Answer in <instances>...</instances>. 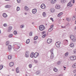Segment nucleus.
I'll return each mask as SVG.
<instances>
[{
	"mask_svg": "<svg viewBox=\"0 0 76 76\" xmlns=\"http://www.w3.org/2000/svg\"><path fill=\"white\" fill-rule=\"evenodd\" d=\"M63 12H61L60 13H59V14L58 15V17H60L61 15H63Z\"/></svg>",
	"mask_w": 76,
	"mask_h": 76,
	"instance_id": "obj_22",
	"label": "nucleus"
},
{
	"mask_svg": "<svg viewBox=\"0 0 76 76\" xmlns=\"http://www.w3.org/2000/svg\"><path fill=\"white\" fill-rule=\"evenodd\" d=\"M17 2L18 3H20V0H17Z\"/></svg>",
	"mask_w": 76,
	"mask_h": 76,
	"instance_id": "obj_52",
	"label": "nucleus"
},
{
	"mask_svg": "<svg viewBox=\"0 0 76 76\" xmlns=\"http://www.w3.org/2000/svg\"><path fill=\"white\" fill-rule=\"evenodd\" d=\"M14 50H15V51H16V49L15 48H14Z\"/></svg>",
	"mask_w": 76,
	"mask_h": 76,
	"instance_id": "obj_59",
	"label": "nucleus"
},
{
	"mask_svg": "<svg viewBox=\"0 0 76 76\" xmlns=\"http://www.w3.org/2000/svg\"><path fill=\"white\" fill-rule=\"evenodd\" d=\"M61 43L59 42H56V45L57 47H58V48L60 47V45Z\"/></svg>",
	"mask_w": 76,
	"mask_h": 76,
	"instance_id": "obj_3",
	"label": "nucleus"
},
{
	"mask_svg": "<svg viewBox=\"0 0 76 76\" xmlns=\"http://www.w3.org/2000/svg\"><path fill=\"white\" fill-rule=\"evenodd\" d=\"M73 72L74 73H76V69L73 71Z\"/></svg>",
	"mask_w": 76,
	"mask_h": 76,
	"instance_id": "obj_51",
	"label": "nucleus"
},
{
	"mask_svg": "<svg viewBox=\"0 0 76 76\" xmlns=\"http://www.w3.org/2000/svg\"><path fill=\"white\" fill-rule=\"evenodd\" d=\"M6 8H10L11 7V6L10 5H7L5 6Z\"/></svg>",
	"mask_w": 76,
	"mask_h": 76,
	"instance_id": "obj_23",
	"label": "nucleus"
},
{
	"mask_svg": "<svg viewBox=\"0 0 76 76\" xmlns=\"http://www.w3.org/2000/svg\"><path fill=\"white\" fill-rule=\"evenodd\" d=\"M73 68L75 69V68H76V63L74 64L72 66Z\"/></svg>",
	"mask_w": 76,
	"mask_h": 76,
	"instance_id": "obj_26",
	"label": "nucleus"
},
{
	"mask_svg": "<svg viewBox=\"0 0 76 76\" xmlns=\"http://www.w3.org/2000/svg\"><path fill=\"white\" fill-rule=\"evenodd\" d=\"M56 2V0H51V4H54Z\"/></svg>",
	"mask_w": 76,
	"mask_h": 76,
	"instance_id": "obj_13",
	"label": "nucleus"
},
{
	"mask_svg": "<svg viewBox=\"0 0 76 76\" xmlns=\"http://www.w3.org/2000/svg\"><path fill=\"white\" fill-rule=\"evenodd\" d=\"M51 42H52V40H51V39H48L47 41V42L49 44H50V43H51Z\"/></svg>",
	"mask_w": 76,
	"mask_h": 76,
	"instance_id": "obj_8",
	"label": "nucleus"
},
{
	"mask_svg": "<svg viewBox=\"0 0 76 76\" xmlns=\"http://www.w3.org/2000/svg\"><path fill=\"white\" fill-rule=\"evenodd\" d=\"M73 51L74 53H76V49L74 50Z\"/></svg>",
	"mask_w": 76,
	"mask_h": 76,
	"instance_id": "obj_54",
	"label": "nucleus"
},
{
	"mask_svg": "<svg viewBox=\"0 0 76 76\" xmlns=\"http://www.w3.org/2000/svg\"><path fill=\"white\" fill-rule=\"evenodd\" d=\"M5 1H10V0H5Z\"/></svg>",
	"mask_w": 76,
	"mask_h": 76,
	"instance_id": "obj_63",
	"label": "nucleus"
},
{
	"mask_svg": "<svg viewBox=\"0 0 76 76\" xmlns=\"http://www.w3.org/2000/svg\"><path fill=\"white\" fill-rule=\"evenodd\" d=\"M41 7L42 9H45V5L44 4H42L41 5Z\"/></svg>",
	"mask_w": 76,
	"mask_h": 76,
	"instance_id": "obj_7",
	"label": "nucleus"
},
{
	"mask_svg": "<svg viewBox=\"0 0 76 76\" xmlns=\"http://www.w3.org/2000/svg\"><path fill=\"white\" fill-rule=\"evenodd\" d=\"M3 16L4 18H6V17H7V15L5 13H4L3 14Z\"/></svg>",
	"mask_w": 76,
	"mask_h": 76,
	"instance_id": "obj_15",
	"label": "nucleus"
},
{
	"mask_svg": "<svg viewBox=\"0 0 76 76\" xmlns=\"http://www.w3.org/2000/svg\"><path fill=\"white\" fill-rule=\"evenodd\" d=\"M70 60H73V56H72L70 57Z\"/></svg>",
	"mask_w": 76,
	"mask_h": 76,
	"instance_id": "obj_32",
	"label": "nucleus"
},
{
	"mask_svg": "<svg viewBox=\"0 0 76 76\" xmlns=\"http://www.w3.org/2000/svg\"><path fill=\"white\" fill-rule=\"evenodd\" d=\"M46 36V34H45L42 36V38H45Z\"/></svg>",
	"mask_w": 76,
	"mask_h": 76,
	"instance_id": "obj_41",
	"label": "nucleus"
},
{
	"mask_svg": "<svg viewBox=\"0 0 76 76\" xmlns=\"http://www.w3.org/2000/svg\"><path fill=\"white\" fill-rule=\"evenodd\" d=\"M72 40V41H73V42H76V38H75V37H74Z\"/></svg>",
	"mask_w": 76,
	"mask_h": 76,
	"instance_id": "obj_31",
	"label": "nucleus"
},
{
	"mask_svg": "<svg viewBox=\"0 0 76 76\" xmlns=\"http://www.w3.org/2000/svg\"><path fill=\"white\" fill-rule=\"evenodd\" d=\"M70 4H71V1H70L67 5V6H70Z\"/></svg>",
	"mask_w": 76,
	"mask_h": 76,
	"instance_id": "obj_35",
	"label": "nucleus"
},
{
	"mask_svg": "<svg viewBox=\"0 0 76 76\" xmlns=\"http://www.w3.org/2000/svg\"><path fill=\"white\" fill-rule=\"evenodd\" d=\"M70 46L71 47H74V44L72 43H71L70 44Z\"/></svg>",
	"mask_w": 76,
	"mask_h": 76,
	"instance_id": "obj_24",
	"label": "nucleus"
},
{
	"mask_svg": "<svg viewBox=\"0 0 76 76\" xmlns=\"http://www.w3.org/2000/svg\"><path fill=\"white\" fill-rule=\"evenodd\" d=\"M75 29L76 30V26L75 27Z\"/></svg>",
	"mask_w": 76,
	"mask_h": 76,
	"instance_id": "obj_64",
	"label": "nucleus"
},
{
	"mask_svg": "<svg viewBox=\"0 0 76 76\" xmlns=\"http://www.w3.org/2000/svg\"><path fill=\"white\" fill-rule=\"evenodd\" d=\"M66 0H61V3H66Z\"/></svg>",
	"mask_w": 76,
	"mask_h": 76,
	"instance_id": "obj_27",
	"label": "nucleus"
},
{
	"mask_svg": "<svg viewBox=\"0 0 76 76\" xmlns=\"http://www.w3.org/2000/svg\"><path fill=\"white\" fill-rule=\"evenodd\" d=\"M66 42H68V40H66Z\"/></svg>",
	"mask_w": 76,
	"mask_h": 76,
	"instance_id": "obj_61",
	"label": "nucleus"
},
{
	"mask_svg": "<svg viewBox=\"0 0 76 76\" xmlns=\"http://www.w3.org/2000/svg\"><path fill=\"white\" fill-rule=\"evenodd\" d=\"M32 64H29V65H28V66L29 67V68H31V67H32Z\"/></svg>",
	"mask_w": 76,
	"mask_h": 76,
	"instance_id": "obj_42",
	"label": "nucleus"
},
{
	"mask_svg": "<svg viewBox=\"0 0 76 76\" xmlns=\"http://www.w3.org/2000/svg\"><path fill=\"white\" fill-rule=\"evenodd\" d=\"M2 68H3V65H0V70H1Z\"/></svg>",
	"mask_w": 76,
	"mask_h": 76,
	"instance_id": "obj_33",
	"label": "nucleus"
},
{
	"mask_svg": "<svg viewBox=\"0 0 76 76\" xmlns=\"http://www.w3.org/2000/svg\"><path fill=\"white\" fill-rule=\"evenodd\" d=\"M42 15L44 17H45V16H46V13H45V12H43L42 13Z\"/></svg>",
	"mask_w": 76,
	"mask_h": 76,
	"instance_id": "obj_25",
	"label": "nucleus"
},
{
	"mask_svg": "<svg viewBox=\"0 0 76 76\" xmlns=\"http://www.w3.org/2000/svg\"><path fill=\"white\" fill-rule=\"evenodd\" d=\"M75 37V36L73 35H71L70 36V38L72 40Z\"/></svg>",
	"mask_w": 76,
	"mask_h": 76,
	"instance_id": "obj_19",
	"label": "nucleus"
},
{
	"mask_svg": "<svg viewBox=\"0 0 76 76\" xmlns=\"http://www.w3.org/2000/svg\"><path fill=\"white\" fill-rule=\"evenodd\" d=\"M38 39V37L36 36L34 39V40H37Z\"/></svg>",
	"mask_w": 76,
	"mask_h": 76,
	"instance_id": "obj_34",
	"label": "nucleus"
},
{
	"mask_svg": "<svg viewBox=\"0 0 76 76\" xmlns=\"http://www.w3.org/2000/svg\"><path fill=\"white\" fill-rule=\"evenodd\" d=\"M14 65V63L13 62H11L10 63V67H12Z\"/></svg>",
	"mask_w": 76,
	"mask_h": 76,
	"instance_id": "obj_14",
	"label": "nucleus"
},
{
	"mask_svg": "<svg viewBox=\"0 0 76 76\" xmlns=\"http://www.w3.org/2000/svg\"><path fill=\"white\" fill-rule=\"evenodd\" d=\"M19 10H20V8H19V7H17V11H19Z\"/></svg>",
	"mask_w": 76,
	"mask_h": 76,
	"instance_id": "obj_38",
	"label": "nucleus"
},
{
	"mask_svg": "<svg viewBox=\"0 0 76 76\" xmlns=\"http://www.w3.org/2000/svg\"><path fill=\"white\" fill-rule=\"evenodd\" d=\"M53 71L55 72H57L58 71V69H57L56 68H55L53 69Z\"/></svg>",
	"mask_w": 76,
	"mask_h": 76,
	"instance_id": "obj_20",
	"label": "nucleus"
},
{
	"mask_svg": "<svg viewBox=\"0 0 76 76\" xmlns=\"http://www.w3.org/2000/svg\"><path fill=\"white\" fill-rule=\"evenodd\" d=\"M53 29H52L51 28H49L48 30L49 32H51V31H53Z\"/></svg>",
	"mask_w": 76,
	"mask_h": 76,
	"instance_id": "obj_37",
	"label": "nucleus"
},
{
	"mask_svg": "<svg viewBox=\"0 0 76 76\" xmlns=\"http://www.w3.org/2000/svg\"><path fill=\"white\" fill-rule=\"evenodd\" d=\"M65 56H68V53H66L65 54Z\"/></svg>",
	"mask_w": 76,
	"mask_h": 76,
	"instance_id": "obj_49",
	"label": "nucleus"
},
{
	"mask_svg": "<svg viewBox=\"0 0 76 76\" xmlns=\"http://www.w3.org/2000/svg\"><path fill=\"white\" fill-rule=\"evenodd\" d=\"M66 20H67V21H68V22H70V20H71V19L68 18H66Z\"/></svg>",
	"mask_w": 76,
	"mask_h": 76,
	"instance_id": "obj_28",
	"label": "nucleus"
},
{
	"mask_svg": "<svg viewBox=\"0 0 76 76\" xmlns=\"http://www.w3.org/2000/svg\"><path fill=\"white\" fill-rule=\"evenodd\" d=\"M39 28L40 31H43L45 29V27L43 25H41L39 26Z\"/></svg>",
	"mask_w": 76,
	"mask_h": 76,
	"instance_id": "obj_1",
	"label": "nucleus"
},
{
	"mask_svg": "<svg viewBox=\"0 0 76 76\" xmlns=\"http://www.w3.org/2000/svg\"><path fill=\"white\" fill-rule=\"evenodd\" d=\"M55 8L56 9H60V6L58 5H56L55 6Z\"/></svg>",
	"mask_w": 76,
	"mask_h": 76,
	"instance_id": "obj_10",
	"label": "nucleus"
},
{
	"mask_svg": "<svg viewBox=\"0 0 76 76\" xmlns=\"http://www.w3.org/2000/svg\"><path fill=\"white\" fill-rule=\"evenodd\" d=\"M73 1V3H75V0H72L71 1Z\"/></svg>",
	"mask_w": 76,
	"mask_h": 76,
	"instance_id": "obj_56",
	"label": "nucleus"
},
{
	"mask_svg": "<svg viewBox=\"0 0 76 76\" xmlns=\"http://www.w3.org/2000/svg\"><path fill=\"white\" fill-rule=\"evenodd\" d=\"M8 49L9 50H12V46L10 45H9L8 46Z\"/></svg>",
	"mask_w": 76,
	"mask_h": 76,
	"instance_id": "obj_16",
	"label": "nucleus"
},
{
	"mask_svg": "<svg viewBox=\"0 0 76 76\" xmlns=\"http://www.w3.org/2000/svg\"><path fill=\"white\" fill-rule=\"evenodd\" d=\"M12 27L11 26H10L8 28L7 31L8 32H10V31L12 30Z\"/></svg>",
	"mask_w": 76,
	"mask_h": 76,
	"instance_id": "obj_11",
	"label": "nucleus"
},
{
	"mask_svg": "<svg viewBox=\"0 0 76 76\" xmlns=\"http://www.w3.org/2000/svg\"><path fill=\"white\" fill-rule=\"evenodd\" d=\"M14 34H15V35H16V34H17V31H14Z\"/></svg>",
	"mask_w": 76,
	"mask_h": 76,
	"instance_id": "obj_40",
	"label": "nucleus"
},
{
	"mask_svg": "<svg viewBox=\"0 0 76 76\" xmlns=\"http://www.w3.org/2000/svg\"><path fill=\"white\" fill-rule=\"evenodd\" d=\"M45 33V31H44L42 32V35H43V34H44Z\"/></svg>",
	"mask_w": 76,
	"mask_h": 76,
	"instance_id": "obj_47",
	"label": "nucleus"
},
{
	"mask_svg": "<svg viewBox=\"0 0 76 76\" xmlns=\"http://www.w3.org/2000/svg\"><path fill=\"white\" fill-rule=\"evenodd\" d=\"M51 12H54V10H51Z\"/></svg>",
	"mask_w": 76,
	"mask_h": 76,
	"instance_id": "obj_53",
	"label": "nucleus"
},
{
	"mask_svg": "<svg viewBox=\"0 0 76 76\" xmlns=\"http://www.w3.org/2000/svg\"><path fill=\"white\" fill-rule=\"evenodd\" d=\"M50 19L52 20V22H54V20H53V18H50Z\"/></svg>",
	"mask_w": 76,
	"mask_h": 76,
	"instance_id": "obj_50",
	"label": "nucleus"
},
{
	"mask_svg": "<svg viewBox=\"0 0 76 76\" xmlns=\"http://www.w3.org/2000/svg\"><path fill=\"white\" fill-rule=\"evenodd\" d=\"M34 52H31V53L30 54V57L31 58H33L34 56Z\"/></svg>",
	"mask_w": 76,
	"mask_h": 76,
	"instance_id": "obj_12",
	"label": "nucleus"
},
{
	"mask_svg": "<svg viewBox=\"0 0 76 76\" xmlns=\"http://www.w3.org/2000/svg\"><path fill=\"white\" fill-rule=\"evenodd\" d=\"M8 59H12V56L9 55L8 56Z\"/></svg>",
	"mask_w": 76,
	"mask_h": 76,
	"instance_id": "obj_30",
	"label": "nucleus"
},
{
	"mask_svg": "<svg viewBox=\"0 0 76 76\" xmlns=\"http://www.w3.org/2000/svg\"><path fill=\"white\" fill-rule=\"evenodd\" d=\"M34 61L35 63H38V61L37 60H34Z\"/></svg>",
	"mask_w": 76,
	"mask_h": 76,
	"instance_id": "obj_44",
	"label": "nucleus"
},
{
	"mask_svg": "<svg viewBox=\"0 0 76 76\" xmlns=\"http://www.w3.org/2000/svg\"><path fill=\"white\" fill-rule=\"evenodd\" d=\"M53 25H51V26H50V28H53Z\"/></svg>",
	"mask_w": 76,
	"mask_h": 76,
	"instance_id": "obj_55",
	"label": "nucleus"
},
{
	"mask_svg": "<svg viewBox=\"0 0 76 76\" xmlns=\"http://www.w3.org/2000/svg\"><path fill=\"white\" fill-rule=\"evenodd\" d=\"M38 72V71L37 72L36 74H37V75H39V73H37Z\"/></svg>",
	"mask_w": 76,
	"mask_h": 76,
	"instance_id": "obj_58",
	"label": "nucleus"
},
{
	"mask_svg": "<svg viewBox=\"0 0 76 76\" xmlns=\"http://www.w3.org/2000/svg\"><path fill=\"white\" fill-rule=\"evenodd\" d=\"M73 59L74 60H76V56H73Z\"/></svg>",
	"mask_w": 76,
	"mask_h": 76,
	"instance_id": "obj_39",
	"label": "nucleus"
},
{
	"mask_svg": "<svg viewBox=\"0 0 76 76\" xmlns=\"http://www.w3.org/2000/svg\"><path fill=\"white\" fill-rule=\"evenodd\" d=\"M19 48H20V46H18V47H17L16 48V49L17 50H19Z\"/></svg>",
	"mask_w": 76,
	"mask_h": 76,
	"instance_id": "obj_45",
	"label": "nucleus"
},
{
	"mask_svg": "<svg viewBox=\"0 0 76 76\" xmlns=\"http://www.w3.org/2000/svg\"><path fill=\"white\" fill-rule=\"evenodd\" d=\"M16 73H19V70L18 67H17L16 68Z\"/></svg>",
	"mask_w": 76,
	"mask_h": 76,
	"instance_id": "obj_17",
	"label": "nucleus"
},
{
	"mask_svg": "<svg viewBox=\"0 0 76 76\" xmlns=\"http://www.w3.org/2000/svg\"><path fill=\"white\" fill-rule=\"evenodd\" d=\"M38 56H39V53L37 52L35 53L34 54V58H37Z\"/></svg>",
	"mask_w": 76,
	"mask_h": 76,
	"instance_id": "obj_5",
	"label": "nucleus"
},
{
	"mask_svg": "<svg viewBox=\"0 0 76 76\" xmlns=\"http://www.w3.org/2000/svg\"><path fill=\"white\" fill-rule=\"evenodd\" d=\"M29 42H30V40H29V39H28L26 40V43L27 44H29Z\"/></svg>",
	"mask_w": 76,
	"mask_h": 76,
	"instance_id": "obj_18",
	"label": "nucleus"
},
{
	"mask_svg": "<svg viewBox=\"0 0 76 76\" xmlns=\"http://www.w3.org/2000/svg\"><path fill=\"white\" fill-rule=\"evenodd\" d=\"M30 36H32V32H30L29 33Z\"/></svg>",
	"mask_w": 76,
	"mask_h": 76,
	"instance_id": "obj_46",
	"label": "nucleus"
},
{
	"mask_svg": "<svg viewBox=\"0 0 76 76\" xmlns=\"http://www.w3.org/2000/svg\"><path fill=\"white\" fill-rule=\"evenodd\" d=\"M24 14H25V15H27V13H25Z\"/></svg>",
	"mask_w": 76,
	"mask_h": 76,
	"instance_id": "obj_60",
	"label": "nucleus"
},
{
	"mask_svg": "<svg viewBox=\"0 0 76 76\" xmlns=\"http://www.w3.org/2000/svg\"><path fill=\"white\" fill-rule=\"evenodd\" d=\"M72 6H73V5H72V4H71L69 5V7H72Z\"/></svg>",
	"mask_w": 76,
	"mask_h": 76,
	"instance_id": "obj_57",
	"label": "nucleus"
},
{
	"mask_svg": "<svg viewBox=\"0 0 76 76\" xmlns=\"http://www.w3.org/2000/svg\"><path fill=\"white\" fill-rule=\"evenodd\" d=\"M57 64L58 65L60 64H61V61H59L58 62Z\"/></svg>",
	"mask_w": 76,
	"mask_h": 76,
	"instance_id": "obj_43",
	"label": "nucleus"
},
{
	"mask_svg": "<svg viewBox=\"0 0 76 76\" xmlns=\"http://www.w3.org/2000/svg\"><path fill=\"white\" fill-rule=\"evenodd\" d=\"M3 26H4L5 27H6V26H7V24H6V23H5V24H4Z\"/></svg>",
	"mask_w": 76,
	"mask_h": 76,
	"instance_id": "obj_48",
	"label": "nucleus"
},
{
	"mask_svg": "<svg viewBox=\"0 0 76 76\" xmlns=\"http://www.w3.org/2000/svg\"><path fill=\"white\" fill-rule=\"evenodd\" d=\"M10 43V42L9 41L7 40L6 43V44L7 45H8Z\"/></svg>",
	"mask_w": 76,
	"mask_h": 76,
	"instance_id": "obj_21",
	"label": "nucleus"
},
{
	"mask_svg": "<svg viewBox=\"0 0 76 76\" xmlns=\"http://www.w3.org/2000/svg\"><path fill=\"white\" fill-rule=\"evenodd\" d=\"M24 9L26 11H28V10H29V8L27 6H25Z\"/></svg>",
	"mask_w": 76,
	"mask_h": 76,
	"instance_id": "obj_9",
	"label": "nucleus"
},
{
	"mask_svg": "<svg viewBox=\"0 0 76 76\" xmlns=\"http://www.w3.org/2000/svg\"><path fill=\"white\" fill-rule=\"evenodd\" d=\"M37 9H33L32 10V13H33V14H35V13H36V12H37Z\"/></svg>",
	"mask_w": 76,
	"mask_h": 76,
	"instance_id": "obj_6",
	"label": "nucleus"
},
{
	"mask_svg": "<svg viewBox=\"0 0 76 76\" xmlns=\"http://www.w3.org/2000/svg\"><path fill=\"white\" fill-rule=\"evenodd\" d=\"M8 37L9 38H12V37H13V34H9Z\"/></svg>",
	"mask_w": 76,
	"mask_h": 76,
	"instance_id": "obj_29",
	"label": "nucleus"
},
{
	"mask_svg": "<svg viewBox=\"0 0 76 76\" xmlns=\"http://www.w3.org/2000/svg\"><path fill=\"white\" fill-rule=\"evenodd\" d=\"M16 43H14V45H16Z\"/></svg>",
	"mask_w": 76,
	"mask_h": 76,
	"instance_id": "obj_62",
	"label": "nucleus"
},
{
	"mask_svg": "<svg viewBox=\"0 0 76 76\" xmlns=\"http://www.w3.org/2000/svg\"><path fill=\"white\" fill-rule=\"evenodd\" d=\"M29 53V52L27 51V52H26L25 53V56L26 57V58H28V57H29V53Z\"/></svg>",
	"mask_w": 76,
	"mask_h": 76,
	"instance_id": "obj_4",
	"label": "nucleus"
},
{
	"mask_svg": "<svg viewBox=\"0 0 76 76\" xmlns=\"http://www.w3.org/2000/svg\"><path fill=\"white\" fill-rule=\"evenodd\" d=\"M50 53H51V55L50 56V58H51L53 59V58H54V55L53 54V50L52 49H51L50 50Z\"/></svg>",
	"mask_w": 76,
	"mask_h": 76,
	"instance_id": "obj_2",
	"label": "nucleus"
},
{
	"mask_svg": "<svg viewBox=\"0 0 76 76\" xmlns=\"http://www.w3.org/2000/svg\"><path fill=\"white\" fill-rule=\"evenodd\" d=\"M20 28H24V25H21L20 26Z\"/></svg>",
	"mask_w": 76,
	"mask_h": 76,
	"instance_id": "obj_36",
	"label": "nucleus"
}]
</instances>
